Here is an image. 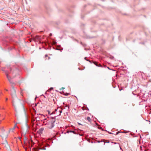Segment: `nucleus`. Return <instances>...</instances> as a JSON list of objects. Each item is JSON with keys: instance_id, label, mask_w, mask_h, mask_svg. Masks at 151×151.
Masks as SVG:
<instances>
[{"instance_id": "23", "label": "nucleus", "mask_w": 151, "mask_h": 151, "mask_svg": "<svg viewBox=\"0 0 151 151\" xmlns=\"http://www.w3.org/2000/svg\"><path fill=\"white\" fill-rule=\"evenodd\" d=\"M1 121L0 120V123H1Z\"/></svg>"}, {"instance_id": "16", "label": "nucleus", "mask_w": 151, "mask_h": 151, "mask_svg": "<svg viewBox=\"0 0 151 151\" xmlns=\"http://www.w3.org/2000/svg\"><path fill=\"white\" fill-rule=\"evenodd\" d=\"M101 142V141H97V142H98V143H99Z\"/></svg>"}, {"instance_id": "7", "label": "nucleus", "mask_w": 151, "mask_h": 151, "mask_svg": "<svg viewBox=\"0 0 151 151\" xmlns=\"http://www.w3.org/2000/svg\"><path fill=\"white\" fill-rule=\"evenodd\" d=\"M93 63L95 65H96V66H97V65H98V63L97 62H93Z\"/></svg>"}, {"instance_id": "6", "label": "nucleus", "mask_w": 151, "mask_h": 151, "mask_svg": "<svg viewBox=\"0 0 151 151\" xmlns=\"http://www.w3.org/2000/svg\"><path fill=\"white\" fill-rule=\"evenodd\" d=\"M87 119L89 122H91V119L89 117H88L87 118Z\"/></svg>"}, {"instance_id": "21", "label": "nucleus", "mask_w": 151, "mask_h": 151, "mask_svg": "<svg viewBox=\"0 0 151 151\" xmlns=\"http://www.w3.org/2000/svg\"><path fill=\"white\" fill-rule=\"evenodd\" d=\"M78 124H79V125H81V124H80V123H78Z\"/></svg>"}, {"instance_id": "1", "label": "nucleus", "mask_w": 151, "mask_h": 151, "mask_svg": "<svg viewBox=\"0 0 151 151\" xmlns=\"http://www.w3.org/2000/svg\"><path fill=\"white\" fill-rule=\"evenodd\" d=\"M6 76L8 80L11 84L12 89L11 90V94L13 104L16 112L15 115L16 116L21 115L22 114L25 115L26 113L24 106L23 104L21 103L20 100L17 98L16 95V91L14 87L15 84L11 81V78L9 76L8 74H6Z\"/></svg>"}, {"instance_id": "18", "label": "nucleus", "mask_w": 151, "mask_h": 151, "mask_svg": "<svg viewBox=\"0 0 151 151\" xmlns=\"http://www.w3.org/2000/svg\"><path fill=\"white\" fill-rule=\"evenodd\" d=\"M5 142H6V143L7 144V141L6 140Z\"/></svg>"}, {"instance_id": "12", "label": "nucleus", "mask_w": 151, "mask_h": 151, "mask_svg": "<svg viewBox=\"0 0 151 151\" xmlns=\"http://www.w3.org/2000/svg\"><path fill=\"white\" fill-rule=\"evenodd\" d=\"M70 132H73V133L75 134V132L74 131H70Z\"/></svg>"}, {"instance_id": "9", "label": "nucleus", "mask_w": 151, "mask_h": 151, "mask_svg": "<svg viewBox=\"0 0 151 151\" xmlns=\"http://www.w3.org/2000/svg\"><path fill=\"white\" fill-rule=\"evenodd\" d=\"M52 89H53V88H51L50 89H49V90H48L47 91H50V90H52Z\"/></svg>"}, {"instance_id": "20", "label": "nucleus", "mask_w": 151, "mask_h": 151, "mask_svg": "<svg viewBox=\"0 0 151 151\" xmlns=\"http://www.w3.org/2000/svg\"><path fill=\"white\" fill-rule=\"evenodd\" d=\"M7 99H8L7 98H6V100H7Z\"/></svg>"}, {"instance_id": "24", "label": "nucleus", "mask_w": 151, "mask_h": 151, "mask_svg": "<svg viewBox=\"0 0 151 151\" xmlns=\"http://www.w3.org/2000/svg\"><path fill=\"white\" fill-rule=\"evenodd\" d=\"M107 68H108L109 69V67H107Z\"/></svg>"}, {"instance_id": "19", "label": "nucleus", "mask_w": 151, "mask_h": 151, "mask_svg": "<svg viewBox=\"0 0 151 151\" xmlns=\"http://www.w3.org/2000/svg\"><path fill=\"white\" fill-rule=\"evenodd\" d=\"M50 36H52V34L50 33Z\"/></svg>"}, {"instance_id": "4", "label": "nucleus", "mask_w": 151, "mask_h": 151, "mask_svg": "<svg viewBox=\"0 0 151 151\" xmlns=\"http://www.w3.org/2000/svg\"><path fill=\"white\" fill-rule=\"evenodd\" d=\"M14 129H15L14 128H13L12 129H10L9 131V132L7 133L9 134L10 132H13L14 131Z\"/></svg>"}, {"instance_id": "2", "label": "nucleus", "mask_w": 151, "mask_h": 151, "mask_svg": "<svg viewBox=\"0 0 151 151\" xmlns=\"http://www.w3.org/2000/svg\"><path fill=\"white\" fill-rule=\"evenodd\" d=\"M55 121V118H52L51 120L48 122L47 123V127L49 129H51L53 127L55 126L54 123Z\"/></svg>"}, {"instance_id": "5", "label": "nucleus", "mask_w": 151, "mask_h": 151, "mask_svg": "<svg viewBox=\"0 0 151 151\" xmlns=\"http://www.w3.org/2000/svg\"><path fill=\"white\" fill-rule=\"evenodd\" d=\"M44 130V129L41 128L39 130V132L40 133H42Z\"/></svg>"}, {"instance_id": "17", "label": "nucleus", "mask_w": 151, "mask_h": 151, "mask_svg": "<svg viewBox=\"0 0 151 151\" xmlns=\"http://www.w3.org/2000/svg\"><path fill=\"white\" fill-rule=\"evenodd\" d=\"M57 109H55V111H57Z\"/></svg>"}, {"instance_id": "3", "label": "nucleus", "mask_w": 151, "mask_h": 151, "mask_svg": "<svg viewBox=\"0 0 151 151\" xmlns=\"http://www.w3.org/2000/svg\"><path fill=\"white\" fill-rule=\"evenodd\" d=\"M1 129L2 132V135H0L2 138H6L8 135V133L7 132H5V130L4 129L3 127H2L1 128Z\"/></svg>"}, {"instance_id": "8", "label": "nucleus", "mask_w": 151, "mask_h": 151, "mask_svg": "<svg viewBox=\"0 0 151 151\" xmlns=\"http://www.w3.org/2000/svg\"><path fill=\"white\" fill-rule=\"evenodd\" d=\"M97 66L98 67H103L102 66V65L100 64H98V65H97Z\"/></svg>"}, {"instance_id": "11", "label": "nucleus", "mask_w": 151, "mask_h": 151, "mask_svg": "<svg viewBox=\"0 0 151 151\" xmlns=\"http://www.w3.org/2000/svg\"><path fill=\"white\" fill-rule=\"evenodd\" d=\"M64 89V88L62 87V88H60V90H61H61H62L63 89Z\"/></svg>"}, {"instance_id": "22", "label": "nucleus", "mask_w": 151, "mask_h": 151, "mask_svg": "<svg viewBox=\"0 0 151 151\" xmlns=\"http://www.w3.org/2000/svg\"><path fill=\"white\" fill-rule=\"evenodd\" d=\"M106 142H108H108H109V141H108H108H106Z\"/></svg>"}, {"instance_id": "13", "label": "nucleus", "mask_w": 151, "mask_h": 151, "mask_svg": "<svg viewBox=\"0 0 151 151\" xmlns=\"http://www.w3.org/2000/svg\"><path fill=\"white\" fill-rule=\"evenodd\" d=\"M119 132H116V135H117V134H119Z\"/></svg>"}, {"instance_id": "15", "label": "nucleus", "mask_w": 151, "mask_h": 151, "mask_svg": "<svg viewBox=\"0 0 151 151\" xmlns=\"http://www.w3.org/2000/svg\"><path fill=\"white\" fill-rule=\"evenodd\" d=\"M69 132H70V131H67V133H69Z\"/></svg>"}, {"instance_id": "25", "label": "nucleus", "mask_w": 151, "mask_h": 151, "mask_svg": "<svg viewBox=\"0 0 151 151\" xmlns=\"http://www.w3.org/2000/svg\"><path fill=\"white\" fill-rule=\"evenodd\" d=\"M6 90V91H8V90Z\"/></svg>"}, {"instance_id": "10", "label": "nucleus", "mask_w": 151, "mask_h": 151, "mask_svg": "<svg viewBox=\"0 0 151 151\" xmlns=\"http://www.w3.org/2000/svg\"><path fill=\"white\" fill-rule=\"evenodd\" d=\"M17 127V124H16L14 125V127H13V128H14L15 129V128Z\"/></svg>"}, {"instance_id": "14", "label": "nucleus", "mask_w": 151, "mask_h": 151, "mask_svg": "<svg viewBox=\"0 0 151 151\" xmlns=\"http://www.w3.org/2000/svg\"><path fill=\"white\" fill-rule=\"evenodd\" d=\"M60 113H61L62 112V111L61 110L60 111Z\"/></svg>"}]
</instances>
